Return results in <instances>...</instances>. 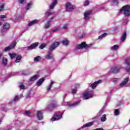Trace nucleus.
Instances as JSON below:
<instances>
[{
  "mask_svg": "<svg viewBox=\"0 0 130 130\" xmlns=\"http://www.w3.org/2000/svg\"><path fill=\"white\" fill-rule=\"evenodd\" d=\"M108 104L107 103H106L104 106V107H106V106H107Z\"/></svg>",
  "mask_w": 130,
  "mask_h": 130,
  "instance_id": "obj_56",
  "label": "nucleus"
},
{
  "mask_svg": "<svg viewBox=\"0 0 130 130\" xmlns=\"http://www.w3.org/2000/svg\"><path fill=\"white\" fill-rule=\"evenodd\" d=\"M37 23H38V21H37V20H32V21H30L28 24V27H31V26L36 25V24H37Z\"/></svg>",
  "mask_w": 130,
  "mask_h": 130,
  "instance_id": "obj_24",
  "label": "nucleus"
},
{
  "mask_svg": "<svg viewBox=\"0 0 130 130\" xmlns=\"http://www.w3.org/2000/svg\"><path fill=\"white\" fill-rule=\"evenodd\" d=\"M19 88L20 89H25V85H24V84H23V83H21L19 86Z\"/></svg>",
  "mask_w": 130,
  "mask_h": 130,
  "instance_id": "obj_46",
  "label": "nucleus"
},
{
  "mask_svg": "<svg viewBox=\"0 0 130 130\" xmlns=\"http://www.w3.org/2000/svg\"><path fill=\"white\" fill-rule=\"evenodd\" d=\"M24 114H25V115H26L27 116H29V115H30V114H31V112H30V111H26L24 112Z\"/></svg>",
  "mask_w": 130,
  "mask_h": 130,
  "instance_id": "obj_42",
  "label": "nucleus"
},
{
  "mask_svg": "<svg viewBox=\"0 0 130 130\" xmlns=\"http://www.w3.org/2000/svg\"><path fill=\"white\" fill-rule=\"evenodd\" d=\"M25 2V0H19L20 4H23Z\"/></svg>",
  "mask_w": 130,
  "mask_h": 130,
  "instance_id": "obj_54",
  "label": "nucleus"
},
{
  "mask_svg": "<svg viewBox=\"0 0 130 130\" xmlns=\"http://www.w3.org/2000/svg\"><path fill=\"white\" fill-rule=\"evenodd\" d=\"M117 1L118 0H112V3L113 4H117Z\"/></svg>",
  "mask_w": 130,
  "mask_h": 130,
  "instance_id": "obj_53",
  "label": "nucleus"
},
{
  "mask_svg": "<svg viewBox=\"0 0 130 130\" xmlns=\"http://www.w3.org/2000/svg\"><path fill=\"white\" fill-rule=\"evenodd\" d=\"M2 63L4 66H7V63H8V59L6 57H3L2 59Z\"/></svg>",
  "mask_w": 130,
  "mask_h": 130,
  "instance_id": "obj_30",
  "label": "nucleus"
},
{
  "mask_svg": "<svg viewBox=\"0 0 130 130\" xmlns=\"http://www.w3.org/2000/svg\"><path fill=\"white\" fill-rule=\"evenodd\" d=\"M125 64L127 65L126 67V72H130V58H127L125 60Z\"/></svg>",
  "mask_w": 130,
  "mask_h": 130,
  "instance_id": "obj_14",
  "label": "nucleus"
},
{
  "mask_svg": "<svg viewBox=\"0 0 130 130\" xmlns=\"http://www.w3.org/2000/svg\"><path fill=\"white\" fill-rule=\"evenodd\" d=\"M32 6H33V2H30L27 3L25 7V10H26V11H28V10L32 8Z\"/></svg>",
  "mask_w": 130,
  "mask_h": 130,
  "instance_id": "obj_23",
  "label": "nucleus"
},
{
  "mask_svg": "<svg viewBox=\"0 0 130 130\" xmlns=\"http://www.w3.org/2000/svg\"><path fill=\"white\" fill-rule=\"evenodd\" d=\"M107 36V33L105 32L103 34H102V35L100 36L98 38V39L99 40H101V39H102V38H104V37H106Z\"/></svg>",
  "mask_w": 130,
  "mask_h": 130,
  "instance_id": "obj_31",
  "label": "nucleus"
},
{
  "mask_svg": "<svg viewBox=\"0 0 130 130\" xmlns=\"http://www.w3.org/2000/svg\"><path fill=\"white\" fill-rule=\"evenodd\" d=\"M1 57H2V55H0V58H1Z\"/></svg>",
  "mask_w": 130,
  "mask_h": 130,
  "instance_id": "obj_60",
  "label": "nucleus"
},
{
  "mask_svg": "<svg viewBox=\"0 0 130 130\" xmlns=\"http://www.w3.org/2000/svg\"><path fill=\"white\" fill-rule=\"evenodd\" d=\"M62 43L64 46H68L69 45V43H70V41L67 39H65L62 41Z\"/></svg>",
  "mask_w": 130,
  "mask_h": 130,
  "instance_id": "obj_29",
  "label": "nucleus"
},
{
  "mask_svg": "<svg viewBox=\"0 0 130 130\" xmlns=\"http://www.w3.org/2000/svg\"><path fill=\"white\" fill-rule=\"evenodd\" d=\"M117 49H118V45H115L111 47L112 50L115 51V50H117Z\"/></svg>",
  "mask_w": 130,
  "mask_h": 130,
  "instance_id": "obj_36",
  "label": "nucleus"
},
{
  "mask_svg": "<svg viewBox=\"0 0 130 130\" xmlns=\"http://www.w3.org/2000/svg\"><path fill=\"white\" fill-rule=\"evenodd\" d=\"M63 29H64V30H67L68 29V25L64 24L63 26Z\"/></svg>",
  "mask_w": 130,
  "mask_h": 130,
  "instance_id": "obj_49",
  "label": "nucleus"
},
{
  "mask_svg": "<svg viewBox=\"0 0 130 130\" xmlns=\"http://www.w3.org/2000/svg\"><path fill=\"white\" fill-rule=\"evenodd\" d=\"M3 122V119L0 118V123Z\"/></svg>",
  "mask_w": 130,
  "mask_h": 130,
  "instance_id": "obj_57",
  "label": "nucleus"
},
{
  "mask_svg": "<svg viewBox=\"0 0 130 130\" xmlns=\"http://www.w3.org/2000/svg\"><path fill=\"white\" fill-rule=\"evenodd\" d=\"M21 59H22V56H21L20 55H18L16 57V58L15 61L16 63L20 62V61H21Z\"/></svg>",
  "mask_w": 130,
  "mask_h": 130,
  "instance_id": "obj_32",
  "label": "nucleus"
},
{
  "mask_svg": "<svg viewBox=\"0 0 130 130\" xmlns=\"http://www.w3.org/2000/svg\"><path fill=\"white\" fill-rule=\"evenodd\" d=\"M118 80V79H117V78H114L113 79L112 82H113L114 83H115V82H117Z\"/></svg>",
  "mask_w": 130,
  "mask_h": 130,
  "instance_id": "obj_51",
  "label": "nucleus"
},
{
  "mask_svg": "<svg viewBox=\"0 0 130 130\" xmlns=\"http://www.w3.org/2000/svg\"><path fill=\"white\" fill-rule=\"evenodd\" d=\"M56 106H57V105L56 104V101H54L52 102L51 104L47 107V110L49 111L51 108H55Z\"/></svg>",
  "mask_w": 130,
  "mask_h": 130,
  "instance_id": "obj_12",
  "label": "nucleus"
},
{
  "mask_svg": "<svg viewBox=\"0 0 130 130\" xmlns=\"http://www.w3.org/2000/svg\"><path fill=\"white\" fill-rule=\"evenodd\" d=\"M123 25H126V24L127 23V20L125 19L123 20Z\"/></svg>",
  "mask_w": 130,
  "mask_h": 130,
  "instance_id": "obj_47",
  "label": "nucleus"
},
{
  "mask_svg": "<svg viewBox=\"0 0 130 130\" xmlns=\"http://www.w3.org/2000/svg\"><path fill=\"white\" fill-rule=\"evenodd\" d=\"M9 56L10 57V58H11V59H13V58H15V57H16V56H17V54L16 53H9Z\"/></svg>",
  "mask_w": 130,
  "mask_h": 130,
  "instance_id": "obj_35",
  "label": "nucleus"
},
{
  "mask_svg": "<svg viewBox=\"0 0 130 130\" xmlns=\"http://www.w3.org/2000/svg\"><path fill=\"white\" fill-rule=\"evenodd\" d=\"M121 69L120 66H114L110 69L109 72L110 74H117V73H119Z\"/></svg>",
  "mask_w": 130,
  "mask_h": 130,
  "instance_id": "obj_4",
  "label": "nucleus"
},
{
  "mask_svg": "<svg viewBox=\"0 0 130 130\" xmlns=\"http://www.w3.org/2000/svg\"><path fill=\"white\" fill-rule=\"evenodd\" d=\"M46 59H52L53 58V54L49 51H48V54L46 55Z\"/></svg>",
  "mask_w": 130,
  "mask_h": 130,
  "instance_id": "obj_21",
  "label": "nucleus"
},
{
  "mask_svg": "<svg viewBox=\"0 0 130 130\" xmlns=\"http://www.w3.org/2000/svg\"><path fill=\"white\" fill-rule=\"evenodd\" d=\"M53 20V17H52L49 19V20L47 22L46 24L45 25V28L46 29H48L50 25H51V22H52Z\"/></svg>",
  "mask_w": 130,
  "mask_h": 130,
  "instance_id": "obj_18",
  "label": "nucleus"
},
{
  "mask_svg": "<svg viewBox=\"0 0 130 130\" xmlns=\"http://www.w3.org/2000/svg\"><path fill=\"white\" fill-rule=\"evenodd\" d=\"M20 99H19V96L16 95L14 97V98L13 99V101L14 102H17V101H19Z\"/></svg>",
  "mask_w": 130,
  "mask_h": 130,
  "instance_id": "obj_39",
  "label": "nucleus"
},
{
  "mask_svg": "<svg viewBox=\"0 0 130 130\" xmlns=\"http://www.w3.org/2000/svg\"><path fill=\"white\" fill-rule=\"evenodd\" d=\"M44 82V79L43 78H41L37 82V86H40L42 85V83Z\"/></svg>",
  "mask_w": 130,
  "mask_h": 130,
  "instance_id": "obj_25",
  "label": "nucleus"
},
{
  "mask_svg": "<svg viewBox=\"0 0 130 130\" xmlns=\"http://www.w3.org/2000/svg\"><path fill=\"white\" fill-rule=\"evenodd\" d=\"M38 46V43H34L31 45L27 47L28 49L29 50H32V49H34V48H36Z\"/></svg>",
  "mask_w": 130,
  "mask_h": 130,
  "instance_id": "obj_20",
  "label": "nucleus"
},
{
  "mask_svg": "<svg viewBox=\"0 0 130 130\" xmlns=\"http://www.w3.org/2000/svg\"><path fill=\"white\" fill-rule=\"evenodd\" d=\"M99 7L102 8V9L99 8V10H103V5H100Z\"/></svg>",
  "mask_w": 130,
  "mask_h": 130,
  "instance_id": "obj_55",
  "label": "nucleus"
},
{
  "mask_svg": "<svg viewBox=\"0 0 130 130\" xmlns=\"http://www.w3.org/2000/svg\"><path fill=\"white\" fill-rule=\"evenodd\" d=\"M46 47V44H42L40 46L39 48L40 49H43V48H45V47Z\"/></svg>",
  "mask_w": 130,
  "mask_h": 130,
  "instance_id": "obj_40",
  "label": "nucleus"
},
{
  "mask_svg": "<svg viewBox=\"0 0 130 130\" xmlns=\"http://www.w3.org/2000/svg\"><path fill=\"white\" fill-rule=\"evenodd\" d=\"M10 24L8 23H5L3 24V29L2 30V33H5V30H9L10 29Z\"/></svg>",
  "mask_w": 130,
  "mask_h": 130,
  "instance_id": "obj_17",
  "label": "nucleus"
},
{
  "mask_svg": "<svg viewBox=\"0 0 130 130\" xmlns=\"http://www.w3.org/2000/svg\"><path fill=\"white\" fill-rule=\"evenodd\" d=\"M126 38V32H124L123 34H122L121 38V41L122 42H123L125 40Z\"/></svg>",
  "mask_w": 130,
  "mask_h": 130,
  "instance_id": "obj_26",
  "label": "nucleus"
},
{
  "mask_svg": "<svg viewBox=\"0 0 130 130\" xmlns=\"http://www.w3.org/2000/svg\"><path fill=\"white\" fill-rule=\"evenodd\" d=\"M17 96H18L19 99H20V98H24V96H23V94H20V95H17Z\"/></svg>",
  "mask_w": 130,
  "mask_h": 130,
  "instance_id": "obj_50",
  "label": "nucleus"
},
{
  "mask_svg": "<svg viewBox=\"0 0 130 130\" xmlns=\"http://www.w3.org/2000/svg\"><path fill=\"white\" fill-rule=\"evenodd\" d=\"M93 124H94V122H90L83 125V127H88L89 126H91L93 125Z\"/></svg>",
  "mask_w": 130,
  "mask_h": 130,
  "instance_id": "obj_28",
  "label": "nucleus"
},
{
  "mask_svg": "<svg viewBox=\"0 0 130 130\" xmlns=\"http://www.w3.org/2000/svg\"><path fill=\"white\" fill-rule=\"evenodd\" d=\"M93 95H94V91H93V90L87 89L85 90V92L83 93V100L90 99V98L93 97Z\"/></svg>",
  "mask_w": 130,
  "mask_h": 130,
  "instance_id": "obj_2",
  "label": "nucleus"
},
{
  "mask_svg": "<svg viewBox=\"0 0 130 130\" xmlns=\"http://www.w3.org/2000/svg\"><path fill=\"white\" fill-rule=\"evenodd\" d=\"M62 117V113H60V114H56L54 115L51 119V121H55L56 120H59Z\"/></svg>",
  "mask_w": 130,
  "mask_h": 130,
  "instance_id": "obj_7",
  "label": "nucleus"
},
{
  "mask_svg": "<svg viewBox=\"0 0 130 130\" xmlns=\"http://www.w3.org/2000/svg\"><path fill=\"white\" fill-rule=\"evenodd\" d=\"M107 120V116L106 114L103 115L101 117V122H105Z\"/></svg>",
  "mask_w": 130,
  "mask_h": 130,
  "instance_id": "obj_22",
  "label": "nucleus"
},
{
  "mask_svg": "<svg viewBox=\"0 0 130 130\" xmlns=\"http://www.w3.org/2000/svg\"><path fill=\"white\" fill-rule=\"evenodd\" d=\"M103 109H101L99 112V113H98L97 114V116H100L101 115H102V113H103Z\"/></svg>",
  "mask_w": 130,
  "mask_h": 130,
  "instance_id": "obj_41",
  "label": "nucleus"
},
{
  "mask_svg": "<svg viewBox=\"0 0 130 130\" xmlns=\"http://www.w3.org/2000/svg\"><path fill=\"white\" fill-rule=\"evenodd\" d=\"M60 30V27H55L52 28V32H57V31H59Z\"/></svg>",
  "mask_w": 130,
  "mask_h": 130,
  "instance_id": "obj_33",
  "label": "nucleus"
},
{
  "mask_svg": "<svg viewBox=\"0 0 130 130\" xmlns=\"http://www.w3.org/2000/svg\"><path fill=\"white\" fill-rule=\"evenodd\" d=\"M41 59V57H40L39 56L35 57L34 58V61H39V60H40Z\"/></svg>",
  "mask_w": 130,
  "mask_h": 130,
  "instance_id": "obj_38",
  "label": "nucleus"
},
{
  "mask_svg": "<svg viewBox=\"0 0 130 130\" xmlns=\"http://www.w3.org/2000/svg\"><path fill=\"white\" fill-rule=\"evenodd\" d=\"M2 110H5V109H3Z\"/></svg>",
  "mask_w": 130,
  "mask_h": 130,
  "instance_id": "obj_61",
  "label": "nucleus"
},
{
  "mask_svg": "<svg viewBox=\"0 0 130 130\" xmlns=\"http://www.w3.org/2000/svg\"><path fill=\"white\" fill-rule=\"evenodd\" d=\"M39 78V75H38V74L35 75L31 77L28 80V82L29 84L31 85V84H33V83H34V82H35V81H36L37 79H38Z\"/></svg>",
  "mask_w": 130,
  "mask_h": 130,
  "instance_id": "obj_6",
  "label": "nucleus"
},
{
  "mask_svg": "<svg viewBox=\"0 0 130 130\" xmlns=\"http://www.w3.org/2000/svg\"><path fill=\"white\" fill-rule=\"evenodd\" d=\"M76 8L75 5H72V3L68 2L66 5V9L67 12H72V10H74Z\"/></svg>",
  "mask_w": 130,
  "mask_h": 130,
  "instance_id": "obj_5",
  "label": "nucleus"
},
{
  "mask_svg": "<svg viewBox=\"0 0 130 130\" xmlns=\"http://www.w3.org/2000/svg\"><path fill=\"white\" fill-rule=\"evenodd\" d=\"M4 8H5V5H2L0 7V11H3V10H4Z\"/></svg>",
  "mask_w": 130,
  "mask_h": 130,
  "instance_id": "obj_48",
  "label": "nucleus"
},
{
  "mask_svg": "<svg viewBox=\"0 0 130 130\" xmlns=\"http://www.w3.org/2000/svg\"><path fill=\"white\" fill-rule=\"evenodd\" d=\"M58 45H59V43L58 42H55L54 43L52 46H51L49 48V51H52L53 50H54V49H55V48H56V47H57V46H58Z\"/></svg>",
  "mask_w": 130,
  "mask_h": 130,
  "instance_id": "obj_16",
  "label": "nucleus"
},
{
  "mask_svg": "<svg viewBox=\"0 0 130 130\" xmlns=\"http://www.w3.org/2000/svg\"><path fill=\"white\" fill-rule=\"evenodd\" d=\"M89 4H90L89 3V1L87 0H86L84 3V7H86V6H88Z\"/></svg>",
  "mask_w": 130,
  "mask_h": 130,
  "instance_id": "obj_43",
  "label": "nucleus"
},
{
  "mask_svg": "<svg viewBox=\"0 0 130 130\" xmlns=\"http://www.w3.org/2000/svg\"><path fill=\"white\" fill-rule=\"evenodd\" d=\"M16 42H13L9 46L5 48V51L7 52L13 49L16 46Z\"/></svg>",
  "mask_w": 130,
  "mask_h": 130,
  "instance_id": "obj_13",
  "label": "nucleus"
},
{
  "mask_svg": "<svg viewBox=\"0 0 130 130\" xmlns=\"http://www.w3.org/2000/svg\"><path fill=\"white\" fill-rule=\"evenodd\" d=\"M5 18H6V16L5 15L0 16V19H5Z\"/></svg>",
  "mask_w": 130,
  "mask_h": 130,
  "instance_id": "obj_52",
  "label": "nucleus"
},
{
  "mask_svg": "<svg viewBox=\"0 0 130 130\" xmlns=\"http://www.w3.org/2000/svg\"><path fill=\"white\" fill-rule=\"evenodd\" d=\"M32 97V93H31V92H28L27 94H26V98L27 99H30Z\"/></svg>",
  "mask_w": 130,
  "mask_h": 130,
  "instance_id": "obj_37",
  "label": "nucleus"
},
{
  "mask_svg": "<svg viewBox=\"0 0 130 130\" xmlns=\"http://www.w3.org/2000/svg\"><path fill=\"white\" fill-rule=\"evenodd\" d=\"M91 46H93L92 44L87 45L85 42H82L80 44L76 46V48L77 49H83L85 48V50H88Z\"/></svg>",
  "mask_w": 130,
  "mask_h": 130,
  "instance_id": "obj_3",
  "label": "nucleus"
},
{
  "mask_svg": "<svg viewBox=\"0 0 130 130\" xmlns=\"http://www.w3.org/2000/svg\"><path fill=\"white\" fill-rule=\"evenodd\" d=\"M91 11L89 10L87 11H86L84 13V19L85 21H88L90 20V15H91Z\"/></svg>",
  "mask_w": 130,
  "mask_h": 130,
  "instance_id": "obj_8",
  "label": "nucleus"
},
{
  "mask_svg": "<svg viewBox=\"0 0 130 130\" xmlns=\"http://www.w3.org/2000/svg\"><path fill=\"white\" fill-rule=\"evenodd\" d=\"M2 25H3V23H2V22H0V26H2Z\"/></svg>",
  "mask_w": 130,
  "mask_h": 130,
  "instance_id": "obj_58",
  "label": "nucleus"
},
{
  "mask_svg": "<svg viewBox=\"0 0 130 130\" xmlns=\"http://www.w3.org/2000/svg\"><path fill=\"white\" fill-rule=\"evenodd\" d=\"M81 38H83V36L82 37H81Z\"/></svg>",
  "mask_w": 130,
  "mask_h": 130,
  "instance_id": "obj_62",
  "label": "nucleus"
},
{
  "mask_svg": "<svg viewBox=\"0 0 130 130\" xmlns=\"http://www.w3.org/2000/svg\"><path fill=\"white\" fill-rule=\"evenodd\" d=\"M80 104V102H76L73 104H70L69 103L65 102L63 104V105H68L69 107H76V106H78Z\"/></svg>",
  "mask_w": 130,
  "mask_h": 130,
  "instance_id": "obj_10",
  "label": "nucleus"
},
{
  "mask_svg": "<svg viewBox=\"0 0 130 130\" xmlns=\"http://www.w3.org/2000/svg\"><path fill=\"white\" fill-rule=\"evenodd\" d=\"M114 112H115V115L116 116L119 115V110H118V109H115Z\"/></svg>",
  "mask_w": 130,
  "mask_h": 130,
  "instance_id": "obj_44",
  "label": "nucleus"
},
{
  "mask_svg": "<svg viewBox=\"0 0 130 130\" xmlns=\"http://www.w3.org/2000/svg\"><path fill=\"white\" fill-rule=\"evenodd\" d=\"M77 93V88H74L72 90V94H76Z\"/></svg>",
  "mask_w": 130,
  "mask_h": 130,
  "instance_id": "obj_45",
  "label": "nucleus"
},
{
  "mask_svg": "<svg viewBox=\"0 0 130 130\" xmlns=\"http://www.w3.org/2000/svg\"><path fill=\"white\" fill-rule=\"evenodd\" d=\"M4 106V105H2V107Z\"/></svg>",
  "mask_w": 130,
  "mask_h": 130,
  "instance_id": "obj_63",
  "label": "nucleus"
},
{
  "mask_svg": "<svg viewBox=\"0 0 130 130\" xmlns=\"http://www.w3.org/2000/svg\"><path fill=\"white\" fill-rule=\"evenodd\" d=\"M56 5H57V0H53L52 4L49 6L50 10L54 9V7H55Z\"/></svg>",
  "mask_w": 130,
  "mask_h": 130,
  "instance_id": "obj_19",
  "label": "nucleus"
},
{
  "mask_svg": "<svg viewBox=\"0 0 130 130\" xmlns=\"http://www.w3.org/2000/svg\"><path fill=\"white\" fill-rule=\"evenodd\" d=\"M6 130H11V128H6Z\"/></svg>",
  "mask_w": 130,
  "mask_h": 130,
  "instance_id": "obj_59",
  "label": "nucleus"
},
{
  "mask_svg": "<svg viewBox=\"0 0 130 130\" xmlns=\"http://www.w3.org/2000/svg\"><path fill=\"white\" fill-rule=\"evenodd\" d=\"M102 83V80H99L98 81H95L92 83L90 85H89V87H90L92 89H95L96 87L99 85V84H101Z\"/></svg>",
  "mask_w": 130,
  "mask_h": 130,
  "instance_id": "obj_9",
  "label": "nucleus"
},
{
  "mask_svg": "<svg viewBox=\"0 0 130 130\" xmlns=\"http://www.w3.org/2000/svg\"><path fill=\"white\" fill-rule=\"evenodd\" d=\"M51 15H52V12L51 11H48L46 12L45 17L46 18H48V17H49V16H51Z\"/></svg>",
  "mask_w": 130,
  "mask_h": 130,
  "instance_id": "obj_34",
  "label": "nucleus"
},
{
  "mask_svg": "<svg viewBox=\"0 0 130 130\" xmlns=\"http://www.w3.org/2000/svg\"><path fill=\"white\" fill-rule=\"evenodd\" d=\"M119 14H123L126 17L130 16V5H127L123 6L119 11Z\"/></svg>",
  "mask_w": 130,
  "mask_h": 130,
  "instance_id": "obj_1",
  "label": "nucleus"
},
{
  "mask_svg": "<svg viewBox=\"0 0 130 130\" xmlns=\"http://www.w3.org/2000/svg\"><path fill=\"white\" fill-rule=\"evenodd\" d=\"M37 118L38 120H42L43 119V113L41 111H38L37 112Z\"/></svg>",
  "mask_w": 130,
  "mask_h": 130,
  "instance_id": "obj_15",
  "label": "nucleus"
},
{
  "mask_svg": "<svg viewBox=\"0 0 130 130\" xmlns=\"http://www.w3.org/2000/svg\"><path fill=\"white\" fill-rule=\"evenodd\" d=\"M53 84H55V82L51 81L50 84L47 88V90L50 91V89L52 88V86L53 85Z\"/></svg>",
  "mask_w": 130,
  "mask_h": 130,
  "instance_id": "obj_27",
  "label": "nucleus"
},
{
  "mask_svg": "<svg viewBox=\"0 0 130 130\" xmlns=\"http://www.w3.org/2000/svg\"><path fill=\"white\" fill-rule=\"evenodd\" d=\"M128 77H126L124 79V80L122 81V82L120 84V87L122 88L123 87H125L126 86V84L128 82Z\"/></svg>",
  "mask_w": 130,
  "mask_h": 130,
  "instance_id": "obj_11",
  "label": "nucleus"
}]
</instances>
